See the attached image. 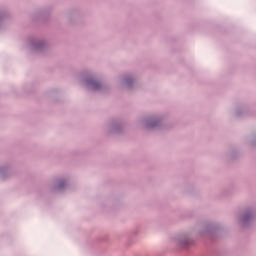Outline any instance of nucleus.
I'll use <instances>...</instances> for the list:
<instances>
[{"label":"nucleus","instance_id":"obj_1","mask_svg":"<svg viewBox=\"0 0 256 256\" xmlns=\"http://www.w3.org/2000/svg\"><path fill=\"white\" fill-rule=\"evenodd\" d=\"M182 245H189V242H188L187 240H184V241L182 242Z\"/></svg>","mask_w":256,"mask_h":256}]
</instances>
